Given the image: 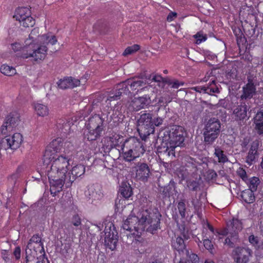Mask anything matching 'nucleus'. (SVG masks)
Wrapping results in <instances>:
<instances>
[{
	"label": "nucleus",
	"mask_w": 263,
	"mask_h": 263,
	"mask_svg": "<svg viewBox=\"0 0 263 263\" xmlns=\"http://www.w3.org/2000/svg\"><path fill=\"white\" fill-rule=\"evenodd\" d=\"M179 263H191V261L185 258H182L180 259Z\"/></svg>",
	"instance_id": "53"
},
{
	"label": "nucleus",
	"mask_w": 263,
	"mask_h": 263,
	"mask_svg": "<svg viewBox=\"0 0 263 263\" xmlns=\"http://www.w3.org/2000/svg\"><path fill=\"white\" fill-rule=\"evenodd\" d=\"M249 242L253 246H256L258 244V240L256 237L254 235H251L249 238Z\"/></svg>",
	"instance_id": "50"
},
{
	"label": "nucleus",
	"mask_w": 263,
	"mask_h": 263,
	"mask_svg": "<svg viewBox=\"0 0 263 263\" xmlns=\"http://www.w3.org/2000/svg\"><path fill=\"white\" fill-rule=\"evenodd\" d=\"M105 126L104 120L98 115L90 117L86 124L85 137L89 141L96 140L101 136Z\"/></svg>",
	"instance_id": "7"
},
{
	"label": "nucleus",
	"mask_w": 263,
	"mask_h": 263,
	"mask_svg": "<svg viewBox=\"0 0 263 263\" xmlns=\"http://www.w3.org/2000/svg\"><path fill=\"white\" fill-rule=\"evenodd\" d=\"M254 191L248 189L241 193V197L243 201L247 203H253L255 200Z\"/></svg>",
	"instance_id": "29"
},
{
	"label": "nucleus",
	"mask_w": 263,
	"mask_h": 263,
	"mask_svg": "<svg viewBox=\"0 0 263 263\" xmlns=\"http://www.w3.org/2000/svg\"><path fill=\"white\" fill-rule=\"evenodd\" d=\"M13 254L16 258L18 260L21 258V248L19 247H16L13 252Z\"/></svg>",
	"instance_id": "49"
},
{
	"label": "nucleus",
	"mask_w": 263,
	"mask_h": 263,
	"mask_svg": "<svg viewBox=\"0 0 263 263\" xmlns=\"http://www.w3.org/2000/svg\"><path fill=\"white\" fill-rule=\"evenodd\" d=\"M255 129L259 135L263 134V112H258L254 118Z\"/></svg>",
	"instance_id": "24"
},
{
	"label": "nucleus",
	"mask_w": 263,
	"mask_h": 263,
	"mask_svg": "<svg viewBox=\"0 0 263 263\" xmlns=\"http://www.w3.org/2000/svg\"><path fill=\"white\" fill-rule=\"evenodd\" d=\"M164 73H166L167 72V70H165L164 71Z\"/></svg>",
	"instance_id": "61"
},
{
	"label": "nucleus",
	"mask_w": 263,
	"mask_h": 263,
	"mask_svg": "<svg viewBox=\"0 0 263 263\" xmlns=\"http://www.w3.org/2000/svg\"><path fill=\"white\" fill-rule=\"evenodd\" d=\"M122 150L124 158L127 161L140 157L145 151L142 143L135 137L126 139L122 145Z\"/></svg>",
	"instance_id": "5"
},
{
	"label": "nucleus",
	"mask_w": 263,
	"mask_h": 263,
	"mask_svg": "<svg viewBox=\"0 0 263 263\" xmlns=\"http://www.w3.org/2000/svg\"><path fill=\"white\" fill-rule=\"evenodd\" d=\"M43 243L41 237L37 234L34 235L29 240L26 249V260L27 263L30 261L31 256L35 257L37 252L43 251Z\"/></svg>",
	"instance_id": "10"
},
{
	"label": "nucleus",
	"mask_w": 263,
	"mask_h": 263,
	"mask_svg": "<svg viewBox=\"0 0 263 263\" xmlns=\"http://www.w3.org/2000/svg\"><path fill=\"white\" fill-rule=\"evenodd\" d=\"M118 88V91L115 93H111L109 94V97L107 98V101L111 102L114 100H117L119 99L121 97V96L123 94H125V93L124 92V90H122L120 88V84L117 86Z\"/></svg>",
	"instance_id": "33"
},
{
	"label": "nucleus",
	"mask_w": 263,
	"mask_h": 263,
	"mask_svg": "<svg viewBox=\"0 0 263 263\" xmlns=\"http://www.w3.org/2000/svg\"><path fill=\"white\" fill-rule=\"evenodd\" d=\"M232 254L235 263H248L252 255V251L247 247H237Z\"/></svg>",
	"instance_id": "16"
},
{
	"label": "nucleus",
	"mask_w": 263,
	"mask_h": 263,
	"mask_svg": "<svg viewBox=\"0 0 263 263\" xmlns=\"http://www.w3.org/2000/svg\"><path fill=\"white\" fill-rule=\"evenodd\" d=\"M207 227L212 233H214V229L212 226H211L209 223H208Z\"/></svg>",
	"instance_id": "55"
},
{
	"label": "nucleus",
	"mask_w": 263,
	"mask_h": 263,
	"mask_svg": "<svg viewBox=\"0 0 263 263\" xmlns=\"http://www.w3.org/2000/svg\"><path fill=\"white\" fill-rule=\"evenodd\" d=\"M256 93V88L253 81L251 79H248V83L242 87V93L240 96L241 100L251 99Z\"/></svg>",
	"instance_id": "19"
},
{
	"label": "nucleus",
	"mask_w": 263,
	"mask_h": 263,
	"mask_svg": "<svg viewBox=\"0 0 263 263\" xmlns=\"http://www.w3.org/2000/svg\"><path fill=\"white\" fill-rule=\"evenodd\" d=\"M152 263H162V262H160V261H156L153 262H152Z\"/></svg>",
	"instance_id": "59"
},
{
	"label": "nucleus",
	"mask_w": 263,
	"mask_h": 263,
	"mask_svg": "<svg viewBox=\"0 0 263 263\" xmlns=\"http://www.w3.org/2000/svg\"><path fill=\"white\" fill-rule=\"evenodd\" d=\"M140 218L129 216L122 224L123 232L127 238H135V243L138 248L144 247L147 242L140 238L144 231L154 234L160 228L161 215L157 210H146L141 212Z\"/></svg>",
	"instance_id": "2"
},
{
	"label": "nucleus",
	"mask_w": 263,
	"mask_h": 263,
	"mask_svg": "<svg viewBox=\"0 0 263 263\" xmlns=\"http://www.w3.org/2000/svg\"><path fill=\"white\" fill-rule=\"evenodd\" d=\"M203 243L205 248L210 253H213L214 250L213 245L208 236L205 235L203 236Z\"/></svg>",
	"instance_id": "34"
},
{
	"label": "nucleus",
	"mask_w": 263,
	"mask_h": 263,
	"mask_svg": "<svg viewBox=\"0 0 263 263\" xmlns=\"http://www.w3.org/2000/svg\"><path fill=\"white\" fill-rule=\"evenodd\" d=\"M214 155L218 158V162L220 163H225L228 160L224 152L219 147H216L215 148Z\"/></svg>",
	"instance_id": "30"
},
{
	"label": "nucleus",
	"mask_w": 263,
	"mask_h": 263,
	"mask_svg": "<svg viewBox=\"0 0 263 263\" xmlns=\"http://www.w3.org/2000/svg\"><path fill=\"white\" fill-rule=\"evenodd\" d=\"M123 200H122L121 199H117L115 201V205L116 206H117V208H120V206H119V204L120 203V202L122 201L123 202Z\"/></svg>",
	"instance_id": "54"
},
{
	"label": "nucleus",
	"mask_w": 263,
	"mask_h": 263,
	"mask_svg": "<svg viewBox=\"0 0 263 263\" xmlns=\"http://www.w3.org/2000/svg\"><path fill=\"white\" fill-rule=\"evenodd\" d=\"M141 251H144V249H141Z\"/></svg>",
	"instance_id": "62"
},
{
	"label": "nucleus",
	"mask_w": 263,
	"mask_h": 263,
	"mask_svg": "<svg viewBox=\"0 0 263 263\" xmlns=\"http://www.w3.org/2000/svg\"><path fill=\"white\" fill-rule=\"evenodd\" d=\"M105 245L111 250H114L116 248L118 241L117 231L112 222L108 221L105 223Z\"/></svg>",
	"instance_id": "9"
},
{
	"label": "nucleus",
	"mask_w": 263,
	"mask_h": 263,
	"mask_svg": "<svg viewBox=\"0 0 263 263\" xmlns=\"http://www.w3.org/2000/svg\"><path fill=\"white\" fill-rule=\"evenodd\" d=\"M140 49V46L137 44H135L132 46L128 47L125 49L123 52L124 55H127L132 54Z\"/></svg>",
	"instance_id": "36"
},
{
	"label": "nucleus",
	"mask_w": 263,
	"mask_h": 263,
	"mask_svg": "<svg viewBox=\"0 0 263 263\" xmlns=\"http://www.w3.org/2000/svg\"><path fill=\"white\" fill-rule=\"evenodd\" d=\"M221 129L219 120L213 118L210 119L203 128L204 141L208 144H212L218 138Z\"/></svg>",
	"instance_id": "8"
},
{
	"label": "nucleus",
	"mask_w": 263,
	"mask_h": 263,
	"mask_svg": "<svg viewBox=\"0 0 263 263\" xmlns=\"http://www.w3.org/2000/svg\"><path fill=\"white\" fill-rule=\"evenodd\" d=\"M33 108L36 114L39 117H46L48 116L49 114V109L48 107L46 105L42 103H34Z\"/></svg>",
	"instance_id": "23"
},
{
	"label": "nucleus",
	"mask_w": 263,
	"mask_h": 263,
	"mask_svg": "<svg viewBox=\"0 0 263 263\" xmlns=\"http://www.w3.org/2000/svg\"><path fill=\"white\" fill-rule=\"evenodd\" d=\"M20 122V116L16 112H12L6 117L0 131L2 135L7 136L15 130Z\"/></svg>",
	"instance_id": "11"
},
{
	"label": "nucleus",
	"mask_w": 263,
	"mask_h": 263,
	"mask_svg": "<svg viewBox=\"0 0 263 263\" xmlns=\"http://www.w3.org/2000/svg\"><path fill=\"white\" fill-rule=\"evenodd\" d=\"M57 42V40L54 35L51 33L40 35L39 28H35L25 42V45L23 49L22 56L23 59L31 58L34 61L43 60L47 54L46 45H53Z\"/></svg>",
	"instance_id": "3"
},
{
	"label": "nucleus",
	"mask_w": 263,
	"mask_h": 263,
	"mask_svg": "<svg viewBox=\"0 0 263 263\" xmlns=\"http://www.w3.org/2000/svg\"><path fill=\"white\" fill-rule=\"evenodd\" d=\"M128 86L130 87L132 90H138L139 89L141 91H145L150 88L151 86L147 85L146 81L142 80L128 79L125 82H123L120 84V88L126 95L130 93Z\"/></svg>",
	"instance_id": "14"
},
{
	"label": "nucleus",
	"mask_w": 263,
	"mask_h": 263,
	"mask_svg": "<svg viewBox=\"0 0 263 263\" xmlns=\"http://www.w3.org/2000/svg\"><path fill=\"white\" fill-rule=\"evenodd\" d=\"M246 182L249 185V189L255 192L256 191L258 185L259 183V180L257 177H252L249 179H248Z\"/></svg>",
	"instance_id": "32"
},
{
	"label": "nucleus",
	"mask_w": 263,
	"mask_h": 263,
	"mask_svg": "<svg viewBox=\"0 0 263 263\" xmlns=\"http://www.w3.org/2000/svg\"><path fill=\"white\" fill-rule=\"evenodd\" d=\"M257 154V153L249 149L248 156L246 158V162L248 164H251L255 159Z\"/></svg>",
	"instance_id": "41"
},
{
	"label": "nucleus",
	"mask_w": 263,
	"mask_h": 263,
	"mask_svg": "<svg viewBox=\"0 0 263 263\" xmlns=\"http://www.w3.org/2000/svg\"><path fill=\"white\" fill-rule=\"evenodd\" d=\"M0 70L3 74L7 76H12L16 73V70L14 67L7 65H3L1 67Z\"/></svg>",
	"instance_id": "31"
},
{
	"label": "nucleus",
	"mask_w": 263,
	"mask_h": 263,
	"mask_svg": "<svg viewBox=\"0 0 263 263\" xmlns=\"http://www.w3.org/2000/svg\"><path fill=\"white\" fill-rule=\"evenodd\" d=\"M172 247L179 252H183L185 249L183 239L181 237H177L172 242Z\"/></svg>",
	"instance_id": "28"
},
{
	"label": "nucleus",
	"mask_w": 263,
	"mask_h": 263,
	"mask_svg": "<svg viewBox=\"0 0 263 263\" xmlns=\"http://www.w3.org/2000/svg\"><path fill=\"white\" fill-rule=\"evenodd\" d=\"M36 263H40V261H37Z\"/></svg>",
	"instance_id": "63"
},
{
	"label": "nucleus",
	"mask_w": 263,
	"mask_h": 263,
	"mask_svg": "<svg viewBox=\"0 0 263 263\" xmlns=\"http://www.w3.org/2000/svg\"><path fill=\"white\" fill-rule=\"evenodd\" d=\"M151 103L150 97L148 95H144L142 97L134 98L127 104V106L129 110L138 111L147 108Z\"/></svg>",
	"instance_id": "15"
},
{
	"label": "nucleus",
	"mask_w": 263,
	"mask_h": 263,
	"mask_svg": "<svg viewBox=\"0 0 263 263\" xmlns=\"http://www.w3.org/2000/svg\"><path fill=\"white\" fill-rule=\"evenodd\" d=\"M167 84L168 85L171 86L172 88L175 89H177L180 86H183L184 85V83L183 82H180L177 80L168 81Z\"/></svg>",
	"instance_id": "43"
},
{
	"label": "nucleus",
	"mask_w": 263,
	"mask_h": 263,
	"mask_svg": "<svg viewBox=\"0 0 263 263\" xmlns=\"http://www.w3.org/2000/svg\"><path fill=\"white\" fill-rule=\"evenodd\" d=\"M177 16V13L176 12H171L167 15V21L168 22H172Z\"/></svg>",
	"instance_id": "51"
},
{
	"label": "nucleus",
	"mask_w": 263,
	"mask_h": 263,
	"mask_svg": "<svg viewBox=\"0 0 263 263\" xmlns=\"http://www.w3.org/2000/svg\"><path fill=\"white\" fill-rule=\"evenodd\" d=\"M163 119L160 117H157L155 118L153 122V127L154 128V126H159L162 124L163 122Z\"/></svg>",
	"instance_id": "48"
},
{
	"label": "nucleus",
	"mask_w": 263,
	"mask_h": 263,
	"mask_svg": "<svg viewBox=\"0 0 263 263\" xmlns=\"http://www.w3.org/2000/svg\"><path fill=\"white\" fill-rule=\"evenodd\" d=\"M196 187H197L196 186L193 187V190H196Z\"/></svg>",
	"instance_id": "60"
},
{
	"label": "nucleus",
	"mask_w": 263,
	"mask_h": 263,
	"mask_svg": "<svg viewBox=\"0 0 263 263\" xmlns=\"http://www.w3.org/2000/svg\"><path fill=\"white\" fill-rule=\"evenodd\" d=\"M166 142V152L168 155L175 157V149L177 147H181L184 141L183 128L180 126L174 125L165 136Z\"/></svg>",
	"instance_id": "4"
},
{
	"label": "nucleus",
	"mask_w": 263,
	"mask_h": 263,
	"mask_svg": "<svg viewBox=\"0 0 263 263\" xmlns=\"http://www.w3.org/2000/svg\"><path fill=\"white\" fill-rule=\"evenodd\" d=\"M242 226L241 221L237 219H233L227 223L226 228L217 232L218 235H226L224 243L230 247H233L238 239V233L242 230Z\"/></svg>",
	"instance_id": "6"
},
{
	"label": "nucleus",
	"mask_w": 263,
	"mask_h": 263,
	"mask_svg": "<svg viewBox=\"0 0 263 263\" xmlns=\"http://www.w3.org/2000/svg\"><path fill=\"white\" fill-rule=\"evenodd\" d=\"M211 174H212V177H211L212 178H214L216 177V173H215L213 171L211 172Z\"/></svg>",
	"instance_id": "56"
},
{
	"label": "nucleus",
	"mask_w": 263,
	"mask_h": 263,
	"mask_svg": "<svg viewBox=\"0 0 263 263\" xmlns=\"http://www.w3.org/2000/svg\"><path fill=\"white\" fill-rule=\"evenodd\" d=\"M191 89L195 90L197 92H199L200 93L203 92L211 95H213L214 93L219 92L218 87L216 85L215 80H212V81L209 84L208 86H196L192 87Z\"/></svg>",
	"instance_id": "20"
},
{
	"label": "nucleus",
	"mask_w": 263,
	"mask_h": 263,
	"mask_svg": "<svg viewBox=\"0 0 263 263\" xmlns=\"http://www.w3.org/2000/svg\"><path fill=\"white\" fill-rule=\"evenodd\" d=\"M119 191L121 194L125 198H128L133 194L132 187L127 182H122L121 183Z\"/></svg>",
	"instance_id": "27"
},
{
	"label": "nucleus",
	"mask_w": 263,
	"mask_h": 263,
	"mask_svg": "<svg viewBox=\"0 0 263 263\" xmlns=\"http://www.w3.org/2000/svg\"><path fill=\"white\" fill-rule=\"evenodd\" d=\"M136 178L143 181H146L149 177L150 170L145 163L138 162L135 167Z\"/></svg>",
	"instance_id": "18"
},
{
	"label": "nucleus",
	"mask_w": 263,
	"mask_h": 263,
	"mask_svg": "<svg viewBox=\"0 0 263 263\" xmlns=\"http://www.w3.org/2000/svg\"><path fill=\"white\" fill-rule=\"evenodd\" d=\"M12 49L14 51L16 52L19 51L21 49H22V53L23 52V49L24 47L22 48L21 45L19 43H14L11 45ZM21 55H22V53L21 54ZM22 58V56H21Z\"/></svg>",
	"instance_id": "46"
},
{
	"label": "nucleus",
	"mask_w": 263,
	"mask_h": 263,
	"mask_svg": "<svg viewBox=\"0 0 263 263\" xmlns=\"http://www.w3.org/2000/svg\"><path fill=\"white\" fill-rule=\"evenodd\" d=\"M68 79L69 81V85H71V86L69 87V88H73L80 85L81 82L80 80L71 77H68Z\"/></svg>",
	"instance_id": "40"
},
{
	"label": "nucleus",
	"mask_w": 263,
	"mask_h": 263,
	"mask_svg": "<svg viewBox=\"0 0 263 263\" xmlns=\"http://www.w3.org/2000/svg\"><path fill=\"white\" fill-rule=\"evenodd\" d=\"M86 195L90 199H92V203L93 201L100 200L103 196L101 187L98 184L89 186Z\"/></svg>",
	"instance_id": "21"
},
{
	"label": "nucleus",
	"mask_w": 263,
	"mask_h": 263,
	"mask_svg": "<svg viewBox=\"0 0 263 263\" xmlns=\"http://www.w3.org/2000/svg\"><path fill=\"white\" fill-rule=\"evenodd\" d=\"M179 214L182 217L184 218L185 217L186 208L184 201H181L179 202L177 205Z\"/></svg>",
	"instance_id": "39"
},
{
	"label": "nucleus",
	"mask_w": 263,
	"mask_h": 263,
	"mask_svg": "<svg viewBox=\"0 0 263 263\" xmlns=\"http://www.w3.org/2000/svg\"><path fill=\"white\" fill-rule=\"evenodd\" d=\"M194 37L196 39V43L198 44H199L202 42L205 41L207 39V37L205 34H203L202 33L199 32L195 34L194 35Z\"/></svg>",
	"instance_id": "42"
},
{
	"label": "nucleus",
	"mask_w": 263,
	"mask_h": 263,
	"mask_svg": "<svg viewBox=\"0 0 263 263\" xmlns=\"http://www.w3.org/2000/svg\"><path fill=\"white\" fill-rule=\"evenodd\" d=\"M70 145L72 146L70 143H63L58 138L53 140L45 151L44 163L46 165L45 171L50 182V192L53 196L62 191L64 184L67 187H70L76 178L85 172V167L82 164L73 166L68 172L70 158L67 155L69 150L65 147H69Z\"/></svg>",
	"instance_id": "1"
},
{
	"label": "nucleus",
	"mask_w": 263,
	"mask_h": 263,
	"mask_svg": "<svg viewBox=\"0 0 263 263\" xmlns=\"http://www.w3.org/2000/svg\"><path fill=\"white\" fill-rule=\"evenodd\" d=\"M13 17L24 27H32L35 24L34 20L31 16V11L27 7L17 8Z\"/></svg>",
	"instance_id": "12"
},
{
	"label": "nucleus",
	"mask_w": 263,
	"mask_h": 263,
	"mask_svg": "<svg viewBox=\"0 0 263 263\" xmlns=\"http://www.w3.org/2000/svg\"><path fill=\"white\" fill-rule=\"evenodd\" d=\"M249 109L248 106L245 102L241 101L234 107L233 109V115L236 121H243L245 120L248 119L247 117V111Z\"/></svg>",
	"instance_id": "17"
},
{
	"label": "nucleus",
	"mask_w": 263,
	"mask_h": 263,
	"mask_svg": "<svg viewBox=\"0 0 263 263\" xmlns=\"http://www.w3.org/2000/svg\"><path fill=\"white\" fill-rule=\"evenodd\" d=\"M260 144V141L258 140H254L251 144L250 150L257 153V150Z\"/></svg>",
	"instance_id": "45"
},
{
	"label": "nucleus",
	"mask_w": 263,
	"mask_h": 263,
	"mask_svg": "<svg viewBox=\"0 0 263 263\" xmlns=\"http://www.w3.org/2000/svg\"><path fill=\"white\" fill-rule=\"evenodd\" d=\"M123 142V137L119 134H115L108 138V146L115 147L119 146Z\"/></svg>",
	"instance_id": "26"
},
{
	"label": "nucleus",
	"mask_w": 263,
	"mask_h": 263,
	"mask_svg": "<svg viewBox=\"0 0 263 263\" xmlns=\"http://www.w3.org/2000/svg\"><path fill=\"white\" fill-rule=\"evenodd\" d=\"M204 263H215V262L211 259H207L205 261Z\"/></svg>",
	"instance_id": "57"
},
{
	"label": "nucleus",
	"mask_w": 263,
	"mask_h": 263,
	"mask_svg": "<svg viewBox=\"0 0 263 263\" xmlns=\"http://www.w3.org/2000/svg\"><path fill=\"white\" fill-rule=\"evenodd\" d=\"M238 175L245 182H247L248 179L246 172L242 168H239L237 171Z\"/></svg>",
	"instance_id": "44"
},
{
	"label": "nucleus",
	"mask_w": 263,
	"mask_h": 263,
	"mask_svg": "<svg viewBox=\"0 0 263 263\" xmlns=\"http://www.w3.org/2000/svg\"><path fill=\"white\" fill-rule=\"evenodd\" d=\"M7 137L11 144L12 150L19 148L23 141V136L18 133H14L12 136H7Z\"/></svg>",
	"instance_id": "22"
},
{
	"label": "nucleus",
	"mask_w": 263,
	"mask_h": 263,
	"mask_svg": "<svg viewBox=\"0 0 263 263\" xmlns=\"http://www.w3.org/2000/svg\"><path fill=\"white\" fill-rule=\"evenodd\" d=\"M9 149H11V144L10 143L7 136H5V138L0 141V149L6 151Z\"/></svg>",
	"instance_id": "37"
},
{
	"label": "nucleus",
	"mask_w": 263,
	"mask_h": 263,
	"mask_svg": "<svg viewBox=\"0 0 263 263\" xmlns=\"http://www.w3.org/2000/svg\"><path fill=\"white\" fill-rule=\"evenodd\" d=\"M192 202L193 205L195 206V207H196V205H195V203H194V201H192Z\"/></svg>",
	"instance_id": "58"
},
{
	"label": "nucleus",
	"mask_w": 263,
	"mask_h": 263,
	"mask_svg": "<svg viewBox=\"0 0 263 263\" xmlns=\"http://www.w3.org/2000/svg\"><path fill=\"white\" fill-rule=\"evenodd\" d=\"M185 254L186 258L191 261V263H196L199 261V257L196 254L186 250H185Z\"/></svg>",
	"instance_id": "35"
},
{
	"label": "nucleus",
	"mask_w": 263,
	"mask_h": 263,
	"mask_svg": "<svg viewBox=\"0 0 263 263\" xmlns=\"http://www.w3.org/2000/svg\"><path fill=\"white\" fill-rule=\"evenodd\" d=\"M162 79V77L159 75L154 76L152 78V80L156 82H161Z\"/></svg>",
	"instance_id": "52"
},
{
	"label": "nucleus",
	"mask_w": 263,
	"mask_h": 263,
	"mask_svg": "<svg viewBox=\"0 0 263 263\" xmlns=\"http://www.w3.org/2000/svg\"><path fill=\"white\" fill-rule=\"evenodd\" d=\"M138 130L139 134L143 136H149L154 133L151 114L147 113L141 115L138 121Z\"/></svg>",
	"instance_id": "13"
},
{
	"label": "nucleus",
	"mask_w": 263,
	"mask_h": 263,
	"mask_svg": "<svg viewBox=\"0 0 263 263\" xmlns=\"http://www.w3.org/2000/svg\"><path fill=\"white\" fill-rule=\"evenodd\" d=\"M69 81L68 79V77L63 79L60 80L58 82L57 84L59 88L64 89L69 88V87L71 85H69Z\"/></svg>",
	"instance_id": "38"
},
{
	"label": "nucleus",
	"mask_w": 263,
	"mask_h": 263,
	"mask_svg": "<svg viewBox=\"0 0 263 263\" xmlns=\"http://www.w3.org/2000/svg\"><path fill=\"white\" fill-rule=\"evenodd\" d=\"M72 223L74 226H79L81 223V218L78 215H74L73 216L72 219Z\"/></svg>",
	"instance_id": "47"
},
{
	"label": "nucleus",
	"mask_w": 263,
	"mask_h": 263,
	"mask_svg": "<svg viewBox=\"0 0 263 263\" xmlns=\"http://www.w3.org/2000/svg\"><path fill=\"white\" fill-rule=\"evenodd\" d=\"M71 124L65 119H60L57 121V127L61 133L67 134L70 129Z\"/></svg>",
	"instance_id": "25"
}]
</instances>
